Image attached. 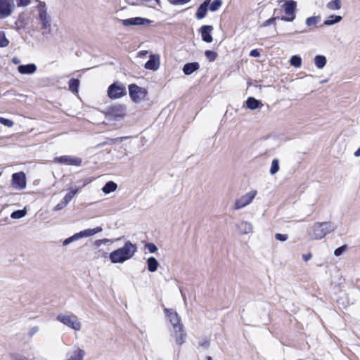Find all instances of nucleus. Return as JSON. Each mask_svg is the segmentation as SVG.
I'll use <instances>...</instances> for the list:
<instances>
[{"label":"nucleus","instance_id":"obj_1","mask_svg":"<svg viewBox=\"0 0 360 360\" xmlns=\"http://www.w3.org/2000/svg\"><path fill=\"white\" fill-rule=\"evenodd\" d=\"M136 251V246L130 241H127L123 247L110 252L109 258L112 263H122L131 258Z\"/></svg>","mask_w":360,"mask_h":360},{"label":"nucleus","instance_id":"obj_2","mask_svg":"<svg viewBox=\"0 0 360 360\" xmlns=\"http://www.w3.org/2000/svg\"><path fill=\"white\" fill-rule=\"evenodd\" d=\"M333 231L334 227L330 221L316 222L312 226L309 234L311 240H320Z\"/></svg>","mask_w":360,"mask_h":360},{"label":"nucleus","instance_id":"obj_3","mask_svg":"<svg viewBox=\"0 0 360 360\" xmlns=\"http://www.w3.org/2000/svg\"><path fill=\"white\" fill-rule=\"evenodd\" d=\"M285 15L280 19L285 22H292L296 17L297 3L293 0L285 1L282 6Z\"/></svg>","mask_w":360,"mask_h":360},{"label":"nucleus","instance_id":"obj_4","mask_svg":"<svg viewBox=\"0 0 360 360\" xmlns=\"http://www.w3.org/2000/svg\"><path fill=\"white\" fill-rule=\"evenodd\" d=\"M57 320L75 330H79L81 328V323L78 318L73 314H58Z\"/></svg>","mask_w":360,"mask_h":360},{"label":"nucleus","instance_id":"obj_5","mask_svg":"<svg viewBox=\"0 0 360 360\" xmlns=\"http://www.w3.org/2000/svg\"><path fill=\"white\" fill-rule=\"evenodd\" d=\"M127 94L126 87L122 83L115 82L109 86L108 96L111 99L120 98Z\"/></svg>","mask_w":360,"mask_h":360},{"label":"nucleus","instance_id":"obj_6","mask_svg":"<svg viewBox=\"0 0 360 360\" xmlns=\"http://www.w3.org/2000/svg\"><path fill=\"white\" fill-rule=\"evenodd\" d=\"M129 94L131 100L135 103H138L145 98L147 92L143 88L135 84H131L129 85Z\"/></svg>","mask_w":360,"mask_h":360},{"label":"nucleus","instance_id":"obj_7","mask_svg":"<svg viewBox=\"0 0 360 360\" xmlns=\"http://www.w3.org/2000/svg\"><path fill=\"white\" fill-rule=\"evenodd\" d=\"M55 163L66 165H72L79 167L82 165V160L79 157L71 155H62L53 158Z\"/></svg>","mask_w":360,"mask_h":360},{"label":"nucleus","instance_id":"obj_8","mask_svg":"<svg viewBox=\"0 0 360 360\" xmlns=\"http://www.w3.org/2000/svg\"><path fill=\"white\" fill-rule=\"evenodd\" d=\"M14 8V0H0V19L11 15Z\"/></svg>","mask_w":360,"mask_h":360},{"label":"nucleus","instance_id":"obj_9","mask_svg":"<svg viewBox=\"0 0 360 360\" xmlns=\"http://www.w3.org/2000/svg\"><path fill=\"white\" fill-rule=\"evenodd\" d=\"M12 186L18 190H22L26 187V177L24 172H17L12 175Z\"/></svg>","mask_w":360,"mask_h":360},{"label":"nucleus","instance_id":"obj_10","mask_svg":"<svg viewBox=\"0 0 360 360\" xmlns=\"http://www.w3.org/2000/svg\"><path fill=\"white\" fill-rule=\"evenodd\" d=\"M257 194L256 191H250L245 195H243L240 198L238 199L234 205V208L236 210H238L244 207L245 206L249 205L252 200L255 198Z\"/></svg>","mask_w":360,"mask_h":360},{"label":"nucleus","instance_id":"obj_11","mask_svg":"<svg viewBox=\"0 0 360 360\" xmlns=\"http://www.w3.org/2000/svg\"><path fill=\"white\" fill-rule=\"evenodd\" d=\"M165 313L172 324L174 330H181V326H182V324L180 322V319L177 313L169 309H165Z\"/></svg>","mask_w":360,"mask_h":360},{"label":"nucleus","instance_id":"obj_12","mask_svg":"<svg viewBox=\"0 0 360 360\" xmlns=\"http://www.w3.org/2000/svg\"><path fill=\"white\" fill-rule=\"evenodd\" d=\"M213 27L212 25H202L200 28L202 40L207 43H211L213 41L212 32Z\"/></svg>","mask_w":360,"mask_h":360},{"label":"nucleus","instance_id":"obj_13","mask_svg":"<svg viewBox=\"0 0 360 360\" xmlns=\"http://www.w3.org/2000/svg\"><path fill=\"white\" fill-rule=\"evenodd\" d=\"M145 68L150 70H157L160 67V56L158 55L151 54L149 60L145 63Z\"/></svg>","mask_w":360,"mask_h":360},{"label":"nucleus","instance_id":"obj_14","mask_svg":"<svg viewBox=\"0 0 360 360\" xmlns=\"http://www.w3.org/2000/svg\"><path fill=\"white\" fill-rule=\"evenodd\" d=\"M108 114L115 118H121L125 115V108L122 105L111 106L108 108Z\"/></svg>","mask_w":360,"mask_h":360},{"label":"nucleus","instance_id":"obj_15","mask_svg":"<svg viewBox=\"0 0 360 360\" xmlns=\"http://www.w3.org/2000/svg\"><path fill=\"white\" fill-rule=\"evenodd\" d=\"M145 18L136 17L123 20L122 23L124 26H131V25H141L144 24V22L146 21Z\"/></svg>","mask_w":360,"mask_h":360},{"label":"nucleus","instance_id":"obj_16","mask_svg":"<svg viewBox=\"0 0 360 360\" xmlns=\"http://www.w3.org/2000/svg\"><path fill=\"white\" fill-rule=\"evenodd\" d=\"M211 0H205L200 6L198 8L195 16L198 19H202L205 17L207 11V6Z\"/></svg>","mask_w":360,"mask_h":360},{"label":"nucleus","instance_id":"obj_17","mask_svg":"<svg viewBox=\"0 0 360 360\" xmlns=\"http://www.w3.org/2000/svg\"><path fill=\"white\" fill-rule=\"evenodd\" d=\"M199 68L200 65L198 62L188 63L184 65L183 72L186 75H190Z\"/></svg>","mask_w":360,"mask_h":360},{"label":"nucleus","instance_id":"obj_18","mask_svg":"<svg viewBox=\"0 0 360 360\" xmlns=\"http://www.w3.org/2000/svg\"><path fill=\"white\" fill-rule=\"evenodd\" d=\"M18 70L20 74H32L37 70L34 64L21 65L18 67Z\"/></svg>","mask_w":360,"mask_h":360},{"label":"nucleus","instance_id":"obj_19","mask_svg":"<svg viewBox=\"0 0 360 360\" xmlns=\"http://www.w3.org/2000/svg\"><path fill=\"white\" fill-rule=\"evenodd\" d=\"M102 231V228L101 226H97L94 229H89L84 230L82 231H80L79 233H77V236L79 238L82 237H89L97 233H99Z\"/></svg>","mask_w":360,"mask_h":360},{"label":"nucleus","instance_id":"obj_20","mask_svg":"<svg viewBox=\"0 0 360 360\" xmlns=\"http://www.w3.org/2000/svg\"><path fill=\"white\" fill-rule=\"evenodd\" d=\"M39 18L41 22L43 29H47L50 27V19L47 15L46 10L42 9L39 11Z\"/></svg>","mask_w":360,"mask_h":360},{"label":"nucleus","instance_id":"obj_21","mask_svg":"<svg viewBox=\"0 0 360 360\" xmlns=\"http://www.w3.org/2000/svg\"><path fill=\"white\" fill-rule=\"evenodd\" d=\"M174 339L177 345H181L184 342L186 334L183 330V326H181V330H174Z\"/></svg>","mask_w":360,"mask_h":360},{"label":"nucleus","instance_id":"obj_22","mask_svg":"<svg viewBox=\"0 0 360 360\" xmlns=\"http://www.w3.org/2000/svg\"><path fill=\"white\" fill-rule=\"evenodd\" d=\"M117 188V185L114 181H110L107 182L105 186L102 188V191L105 194H108L111 192H114Z\"/></svg>","mask_w":360,"mask_h":360},{"label":"nucleus","instance_id":"obj_23","mask_svg":"<svg viewBox=\"0 0 360 360\" xmlns=\"http://www.w3.org/2000/svg\"><path fill=\"white\" fill-rule=\"evenodd\" d=\"M260 105H262L260 101L253 97H249L246 101L247 107L251 110L257 109Z\"/></svg>","mask_w":360,"mask_h":360},{"label":"nucleus","instance_id":"obj_24","mask_svg":"<svg viewBox=\"0 0 360 360\" xmlns=\"http://www.w3.org/2000/svg\"><path fill=\"white\" fill-rule=\"evenodd\" d=\"M79 86V80L76 78H71L68 82L69 90L72 93H77Z\"/></svg>","mask_w":360,"mask_h":360},{"label":"nucleus","instance_id":"obj_25","mask_svg":"<svg viewBox=\"0 0 360 360\" xmlns=\"http://www.w3.org/2000/svg\"><path fill=\"white\" fill-rule=\"evenodd\" d=\"M147 264H148V269L149 271L154 272L157 270L158 266V262L155 257H149L147 260Z\"/></svg>","mask_w":360,"mask_h":360},{"label":"nucleus","instance_id":"obj_26","mask_svg":"<svg viewBox=\"0 0 360 360\" xmlns=\"http://www.w3.org/2000/svg\"><path fill=\"white\" fill-rule=\"evenodd\" d=\"M314 63L318 68L321 69L326 64V58L323 56L318 55L314 58Z\"/></svg>","mask_w":360,"mask_h":360},{"label":"nucleus","instance_id":"obj_27","mask_svg":"<svg viewBox=\"0 0 360 360\" xmlns=\"http://www.w3.org/2000/svg\"><path fill=\"white\" fill-rule=\"evenodd\" d=\"M84 354V350L78 348L74 351L72 355L68 360H83Z\"/></svg>","mask_w":360,"mask_h":360},{"label":"nucleus","instance_id":"obj_28","mask_svg":"<svg viewBox=\"0 0 360 360\" xmlns=\"http://www.w3.org/2000/svg\"><path fill=\"white\" fill-rule=\"evenodd\" d=\"M327 8L331 11L339 10L341 8V1L340 0H333L329 1L327 5Z\"/></svg>","mask_w":360,"mask_h":360},{"label":"nucleus","instance_id":"obj_29","mask_svg":"<svg viewBox=\"0 0 360 360\" xmlns=\"http://www.w3.org/2000/svg\"><path fill=\"white\" fill-rule=\"evenodd\" d=\"M78 192V189H75V190H72L70 191L69 193H68L65 196L64 198H63V200H61L62 202H63L65 204L68 205L69 203V202L75 197V195Z\"/></svg>","mask_w":360,"mask_h":360},{"label":"nucleus","instance_id":"obj_30","mask_svg":"<svg viewBox=\"0 0 360 360\" xmlns=\"http://www.w3.org/2000/svg\"><path fill=\"white\" fill-rule=\"evenodd\" d=\"M205 56L209 62L214 61L218 57L217 53L211 50L205 51Z\"/></svg>","mask_w":360,"mask_h":360},{"label":"nucleus","instance_id":"obj_31","mask_svg":"<svg viewBox=\"0 0 360 360\" xmlns=\"http://www.w3.org/2000/svg\"><path fill=\"white\" fill-rule=\"evenodd\" d=\"M342 20V17L340 15H330L326 21L325 24L330 25L340 22Z\"/></svg>","mask_w":360,"mask_h":360},{"label":"nucleus","instance_id":"obj_32","mask_svg":"<svg viewBox=\"0 0 360 360\" xmlns=\"http://www.w3.org/2000/svg\"><path fill=\"white\" fill-rule=\"evenodd\" d=\"M291 65L295 68H300L302 65V59L298 56H292L290 60Z\"/></svg>","mask_w":360,"mask_h":360},{"label":"nucleus","instance_id":"obj_33","mask_svg":"<svg viewBox=\"0 0 360 360\" xmlns=\"http://www.w3.org/2000/svg\"><path fill=\"white\" fill-rule=\"evenodd\" d=\"M222 4L221 0H214L210 5V10L211 11H215L218 10Z\"/></svg>","mask_w":360,"mask_h":360},{"label":"nucleus","instance_id":"obj_34","mask_svg":"<svg viewBox=\"0 0 360 360\" xmlns=\"http://www.w3.org/2000/svg\"><path fill=\"white\" fill-rule=\"evenodd\" d=\"M279 169V163L278 159L273 160L270 169V173L271 174H276Z\"/></svg>","mask_w":360,"mask_h":360},{"label":"nucleus","instance_id":"obj_35","mask_svg":"<svg viewBox=\"0 0 360 360\" xmlns=\"http://www.w3.org/2000/svg\"><path fill=\"white\" fill-rule=\"evenodd\" d=\"M26 214V211L24 210H17L12 212L11 217L13 219H20L23 217Z\"/></svg>","mask_w":360,"mask_h":360},{"label":"nucleus","instance_id":"obj_36","mask_svg":"<svg viewBox=\"0 0 360 360\" xmlns=\"http://www.w3.org/2000/svg\"><path fill=\"white\" fill-rule=\"evenodd\" d=\"M9 41L6 38L4 32H0V47H6L8 45Z\"/></svg>","mask_w":360,"mask_h":360},{"label":"nucleus","instance_id":"obj_37","mask_svg":"<svg viewBox=\"0 0 360 360\" xmlns=\"http://www.w3.org/2000/svg\"><path fill=\"white\" fill-rule=\"evenodd\" d=\"M317 23H318V18L314 16L307 18L306 20V24L309 27L315 26Z\"/></svg>","mask_w":360,"mask_h":360},{"label":"nucleus","instance_id":"obj_38","mask_svg":"<svg viewBox=\"0 0 360 360\" xmlns=\"http://www.w3.org/2000/svg\"><path fill=\"white\" fill-rule=\"evenodd\" d=\"M0 123L8 127H13L14 124L11 120H8L2 117H0Z\"/></svg>","mask_w":360,"mask_h":360},{"label":"nucleus","instance_id":"obj_39","mask_svg":"<svg viewBox=\"0 0 360 360\" xmlns=\"http://www.w3.org/2000/svg\"><path fill=\"white\" fill-rule=\"evenodd\" d=\"M347 249V245H344L341 247H339L338 248H337L335 252H334V255L336 256V257H339L340 256L343 252H345L346 250Z\"/></svg>","mask_w":360,"mask_h":360},{"label":"nucleus","instance_id":"obj_40","mask_svg":"<svg viewBox=\"0 0 360 360\" xmlns=\"http://www.w3.org/2000/svg\"><path fill=\"white\" fill-rule=\"evenodd\" d=\"M191 0H168L172 5H183L188 3Z\"/></svg>","mask_w":360,"mask_h":360},{"label":"nucleus","instance_id":"obj_41","mask_svg":"<svg viewBox=\"0 0 360 360\" xmlns=\"http://www.w3.org/2000/svg\"><path fill=\"white\" fill-rule=\"evenodd\" d=\"M79 239L78 236H77V234L75 233V235H73L71 237H69L68 238H66L64 241H63V245H66L69 243H70L71 242L74 241V240H76Z\"/></svg>","mask_w":360,"mask_h":360},{"label":"nucleus","instance_id":"obj_42","mask_svg":"<svg viewBox=\"0 0 360 360\" xmlns=\"http://www.w3.org/2000/svg\"><path fill=\"white\" fill-rule=\"evenodd\" d=\"M146 246L150 253H154L158 250L156 245L153 243H147Z\"/></svg>","mask_w":360,"mask_h":360},{"label":"nucleus","instance_id":"obj_43","mask_svg":"<svg viewBox=\"0 0 360 360\" xmlns=\"http://www.w3.org/2000/svg\"><path fill=\"white\" fill-rule=\"evenodd\" d=\"M18 7L26 6L30 4V0H16Z\"/></svg>","mask_w":360,"mask_h":360},{"label":"nucleus","instance_id":"obj_44","mask_svg":"<svg viewBox=\"0 0 360 360\" xmlns=\"http://www.w3.org/2000/svg\"><path fill=\"white\" fill-rule=\"evenodd\" d=\"M278 18L276 17H272L266 20H265L263 23H262V26L263 27H267L269 25H270L271 24L275 22L276 20Z\"/></svg>","mask_w":360,"mask_h":360},{"label":"nucleus","instance_id":"obj_45","mask_svg":"<svg viewBox=\"0 0 360 360\" xmlns=\"http://www.w3.org/2000/svg\"><path fill=\"white\" fill-rule=\"evenodd\" d=\"M275 238L280 241H285L288 239L287 235L281 234V233H276Z\"/></svg>","mask_w":360,"mask_h":360},{"label":"nucleus","instance_id":"obj_46","mask_svg":"<svg viewBox=\"0 0 360 360\" xmlns=\"http://www.w3.org/2000/svg\"><path fill=\"white\" fill-rule=\"evenodd\" d=\"M109 242V240L108 239H106V238H104V239H100V240H96L95 242H94V245L96 246V247H99L100 245H101L102 244H106L107 243Z\"/></svg>","mask_w":360,"mask_h":360},{"label":"nucleus","instance_id":"obj_47","mask_svg":"<svg viewBox=\"0 0 360 360\" xmlns=\"http://www.w3.org/2000/svg\"><path fill=\"white\" fill-rule=\"evenodd\" d=\"M67 205L65 204L63 202L60 201L59 203H58L55 207H54V210L56 211H58V210H60L62 209H63Z\"/></svg>","mask_w":360,"mask_h":360},{"label":"nucleus","instance_id":"obj_48","mask_svg":"<svg viewBox=\"0 0 360 360\" xmlns=\"http://www.w3.org/2000/svg\"><path fill=\"white\" fill-rule=\"evenodd\" d=\"M250 56L252 57H259L260 56V53L257 49H253L250 52Z\"/></svg>","mask_w":360,"mask_h":360},{"label":"nucleus","instance_id":"obj_49","mask_svg":"<svg viewBox=\"0 0 360 360\" xmlns=\"http://www.w3.org/2000/svg\"><path fill=\"white\" fill-rule=\"evenodd\" d=\"M13 360H28L27 359V357H25L24 356L19 355V354H14L13 356Z\"/></svg>","mask_w":360,"mask_h":360},{"label":"nucleus","instance_id":"obj_50","mask_svg":"<svg viewBox=\"0 0 360 360\" xmlns=\"http://www.w3.org/2000/svg\"><path fill=\"white\" fill-rule=\"evenodd\" d=\"M312 257V254L309 252L302 255V258L305 262L309 261Z\"/></svg>","mask_w":360,"mask_h":360},{"label":"nucleus","instance_id":"obj_51","mask_svg":"<svg viewBox=\"0 0 360 360\" xmlns=\"http://www.w3.org/2000/svg\"><path fill=\"white\" fill-rule=\"evenodd\" d=\"M93 181L92 179H90V178H87L84 180V186L91 183V181Z\"/></svg>","mask_w":360,"mask_h":360},{"label":"nucleus","instance_id":"obj_52","mask_svg":"<svg viewBox=\"0 0 360 360\" xmlns=\"http://www.w3.org/2000/svg\"><path fill=\"white\" fill-rule=\"evenodd\" d=\"M354 155H355V156H356V157L360 156V148H358V149L355 151V153H354Z\"/></svg>","mask_w":360,"mask_h":360},{"label":"nucleus","instance_id":"obj_53","mask_svg":"<svg viewBox=\"0 0 360 360\" xmlns=\"http://www.w3.org/2000/svg\"><path fill=\"white\" fill-rule=\"evenodd\" d=\"M13 62L14 63L17 64V63H18V60H16L15 58H13Z\"/></svg>","mask_w":360,"mask_h":360},{"label":"nucleus","instance_id":"obj_54","mask_svg":"<svg viewBox=\"0 0 360 360\" xmlns=\"http://www.w3.org/2000/svg\"><path fill=\"white\" fill-rule=\"evenodd\" d=\"M207 360H211V357H210V356H209V357L207 358Z\"/></svg>","mask_w":360,"mask_h":360},{"label":"nucleus","instance_id":"obj_55","mask_svg":"<svg viewBox=\"0 0 360 360\" xmlns=\"http://www.w3.org/2000/svg\"><path fill=\"white\" fill-rule=\"evenodd\" d=\"M158 2L159 1V0H156Z\"/></svg>","mask_w":360,"mask_h":360}]
</instances>
